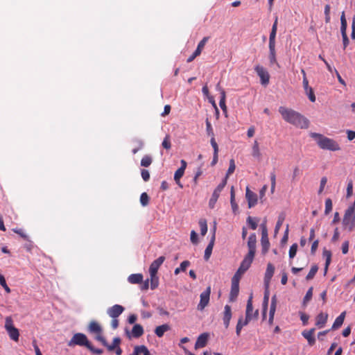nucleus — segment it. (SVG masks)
<instances>
[{
  "label": "nucleus",
  "instance_id": "obj_1",
  "mask_svg": "<svg viewBox=\"0 0 355 355\" xmlns=\"http://www.w3.org/2000/svg\"><path fill=\"white\" fill-rule=\"evenodd\" d=\"M279 112L284 121L297 128L306 129L309 127V120L292 109L281 106L279 107Z\"/></svg>",
  "mask_w": 355,
  "mask_h": 355
},
{
  "label": "nucleus",
  "instance_id": "obj_2",
  "mask_svg": "<svg viewBox=\"0 0 355 355\" xmlns=\"http://www.w3.org/2000/svg\"><path fill=\"white\" fill-rule=\"evenodd\" d=\"M311 137L316 141L317 144L322 149L331 151H337L340 150L339 144L332 139L326 137L322 135L315 132L311 133Z\"/></svg>",
  "mask_w": 355,
  "mask_h": 355
},
{
  "label": "nucleus",
  "instance_id": "obj_3",
  "mask_svg": "<svg viewBox=\"0 0 355 355\" xmlns=\"http://www.w3.org/2000/svg\"><path fill=\"white\" fill-rule=\"evenodd\" d=\"M75 345L85 346L88 349H92V345L89 342L87 336L82 333L75 334L68 343V346L73 347Z\"/></svg>",
  "mask_w": 355,
  "mask_h": 355
},
{
  "label": "nucleus",
  "instance_id": "obj_4",
  "mask_svg": "<svg viewBox=\"0 0 355 355\" xmlns=\"http://www.w3.org/2000/svg\"><path fill=\"white\" fill-rule=\"evenodd\" d=\"M5 329L7 331L10 339L18 341L19 337V330L13 325V321L10 316L6 318Z\"/></svg>",
  "mask_w": 355,
  "mask_h": 355
},
{
  "label": "nucleus",
  "instance_id": "obj_5",
  "mask_svg": "<svg viewBox=\"0 0 355 355\" xmlns=\"http://www.w3.org/2000/svg\"><path fill=\"white\" fill-rule=\"evenodd\" d=\"M254 254L248 253L242 261L240 267L234 275L240 277L246 270H248L254 259Z\"/></svg>",
  "mask_w": 355,
  "mask_h": 355
},
{
  "label": "nucleus",
  "instance_id": "obj_6",
  "mask_svg": "<svg viewBox=\"0 0 355 355\" xmlns=\"http://www.w3.org/2000/svg\"><path fill=\"white\" fill-rule=\"evenodd\" d=\"M227 184L226 178H225L221 183H220L214 191L212 196L209 200V206L210 208L213 209L215 206L216 202L218 200V198L220 196V192L223 189V188L225 187Z\"/></svg>",
  "mask_w": 355,
  "mask_h": 355
},
{
  "label": "nucleus",
  "instance_id": "obj_7",
  "mask_svg": "<svg viewBox=\"0 0 355 355\" xmlns=\"http://www.w3.org/2000/svg\"><path fill=\"white\" fill-rule=\"evenodd\" d=\"M266 223V221L265 220L261 225V245H262V251L263 253H266L268 250L269 246H270V243H269V240H268V230H267Z\"/></svg>",
  "mask_w": 355,
  "mask_h": 355
},
{
  "label": "nucleus",
  "instance_id": "obj_8",
  "mask_svg": "<svg viewBox=\"0 0 355 355\" xmlns=\"http://www.w3.org/2000/svg\"><path fill=\"white\" fill-rule=\"evenodd\" d=\"M211 294V287L208 286L205 291L200 294V302L198 305V309L200 311L204 310V309L208 305L209 302Z\"/></svg>",
  "mask_w": 355,
  "mask_h": 355
},
{
  "label": "nucleus",
  "instance_id": "obj_9",
  "mask_svg": "<svg viewBox=\"0 0 355 355\" xmlns=\"http://www.w3.org/2000/svg\"><path fill=\"white\" fill-rule=\"evenodd\" d=\"M239 277L234 275L232 280L231 291L230 294V301L234 302L237 297L239 292Z\"/></svg>",
  "mask_w": 355,
  "mask_h": 355
},
{
  "label": "nucleus",
  "instance_id": "obj_10",
  "mask_svg": "<svg viewBox=\"0 0 355 355\" xmlns=\"http://www.w3.org/2000/svg\"><path fill=\"white\" fill-rule=\"evenodd\" d=\"M259 315V311L256 310L253 312V306H252V295H251L248 300L246 311H245V318L248 320H252L257 318Z\"/></svg>",
  "mask_w": 355,
  "mask_h": 355
},
{
  "label": "nucleus",
  "instance_id": "obj_11",
  "mask_svg": "<svg viewBox=\"0 0 355 355\" xmlns=\"http://www.w3.org/2000/svg\"><path fill=\"white\" fill-rule=\"evenodd\" d=\"M257 75L261 78V83L262 85H268L269 83L270 76L268 72L262 66L257 65L254 68Z\"/></svg>",
  "mask_w": 355,
  "mask_h": 355
},
{
  "label": "nucleus",
  "instance_id": "obj_12",
  "mask_svg": "<svg viewBox=\"0 0 355 355\" xmlns=\"http://www.w3.org/2000/svg\"><path fill=\"white\" fill-rule=\"evenodd\" d=\"M187 165L186 161L182 159L181 166L175 172L174 174V180L180 188H182V184L180 182V178L184 175Z\"/></svg>",
  "mask_w": 355,
  "mask_h": 355
},
{
  "label": "nucleus",
  "instance_id": "obj_13",
  "mask_svg": "<svg viewBox=\"0 0 355 355\" xmlns=\"http://www.w3.org/2000/svg\"><path fill=\"white\" fill-rule=\"evenodd\" d=\"M245 198L249 208H252L257 205L258 201L257 195L252 191L248 187H246Z\"/></svg>",
  "mask_w": 355,
  "mask_h": 355
},
{
  "label": "nucleus",
  "instance_id": "obj_14",
  "mask_svg": "<svg viewBox=\"0 0 355 355\" xmlns=\"http://www.w3.org/2000/svg\"><path fill=\"white\" fill-rule=\"evenodd\" d=\"M124 311V308L119 304H115L107 310L110 318H117Z\"/></svg>",
  "mask_w": 355,
  "mask_h": 355
},
{
  "label": "nucleus",
  "instance_id": "obj_15",
  "mask_svg": "<svg viewBox=\"0 0 355 355\" xmlns=\"http://www.w3.org/2000/svg\"><path fill=\"white\" fill-rule=\"evenodd\" d=\"M275 267L271 263H268L264 276V284L266 288L268 287L270 282L274 275Z\"/></svg>",
  "mask_w": 355,
  "mask_h": 355
},
{
  "label": "nucleus",
  "instance_id": "obj_16",
  "mask_svg": "<svg viewBox=\"0 0 355 355\" xmlns=\"http://www.w3.org/2000/svg\"><path fill=\"white\" fill-rule=\"evenodd\" d=\"M164 260L165 257L161 256L153 261L149 267V273H153V275L154 273H157L159 268L164 263Z\"/></svg>",
  "mask_w": 355,
  "mask_h": 355
},
{
  "label": "nucleus",
  "instance_id": "obj_17",
  "mask_svg": "<svg viewBox=\"0 0 355 355\" xmlns=\"http://www.w3.org/2000/svg\"><path fill=\"white\" fill-rule=\"evenodd\" d=\"M215 231H216V227H214V228L213 235L211 238V240H210L208 245L207 246V248L205 250L204 259L206 261L209 259L211 252H212V250H213V248L214 245V241H215Z\"/></svg>",
  "mask_w": 355,
  "mask_h": 355
},
{
  "label": "nucleus",
  "instance_id": "obj_18",
  "mask_svg": "<svg viewBox=\"0 0 355 355\" xmlns=\"http://www.w3.org/2000/svg\"><path fill=\"white\" fill-rule=\"evenodd\" d=\"M209 334L207 333H203L200 334L195 344V348H202L206 346L208 341Z\"/></svg>",
  "mask_w": 355,
  "mask_h": 355
},
{
  "label": "nucleus",
  "instance_id": "obj_19",
  "mask_svg": "<svg viewBox=\"0 0 355 355\" xmlns=\"http://www.w3.org/2000/svg\"><path fill=\"white\" fill-rule=\"evenodd\" d=\"M232 318V310L231 307L229 305H225L224 308V313H223V323L225 325V327L227 329L228 328L230 325V322Z\"/></svg>",
  "mask_w": 355,
  "mask_h": 355
},
{
  "label": "nucleus",
  "instance_id": "obj_20",
  "mask_svg": "<svg viewBox=\"0 0 355 355\" xmlns=\"http://www.w3.org/2000/svg\"><path fill=\"white\" fill-rule=\"evenodd\" d=\"M252 156L258 161H261L262 159V154L259 148V144L257 140L254 141L252 147Z\"/></svg>",
  "mask_w": 355,
  "mask_h": 355
},
{
  "label": "nucleus",
  "instance_id": "obj_21",
  "mask_svg": "<svg viewBox=\"0 0 355 355\" xmlns=\"http://www.w3.org/2000/svg\"><path fill=\"white\" fill-rule=\"evenodd\" d=\"M256 235L255 234H252L249 238L248 241V247L249 249L248 253L252 254H255L256 252Z\"/></svg>",
  "mask_w": 355,
  "mask_h": 355
},
{
  "label": "nucleus",
  "instance_id": "obj_22",
  "mask_svg": "<svg viewBox=\"0 0 355 355\" xmlns=\"http://www.w3.org/2000/svg\"><path fill=\"white\" fill-rule=\"evenodd\" d=\"M216 89L220 92V99L219 102V105L222 110L225 113H227V107L225 105V92L220 87L219 84L216 85Z\"/></svg>",
  "mask_w": 355,
  "mask_h": 355
},
{
  "label": "nucleus",
  "instance_id": "obj_23",
  "mask_svg": "<svg viewBox=\"0 0 355 355\" xmlns=\"http://www.w3.org/2000/svg\"><path fill=\"white\" fill-rule=\"evenodd\" d=\"M328 318V314L324 313H319L316 317V322L315 325L318 326L319 328L323 327Z\"/></svg>",
  "mask_w": 355,
  "mask_h": 355
},
{
  "label": "nucleus",
  "instance_id": "obj_24",
  "mask_svg": "<svg viewBox=\"0 0 355 355\" xmlns=\"http://www.w3.org/2000/svg\"><path fill=\"white\" fill-rule=\"evenodd\" d=\"M314 332H315V329H311L309 331H304L302 332V336L307 340V341L310 345H314V343L315 342V339L313 336Z\"/></svg>",
  "mask_w": 355,
  "mask_h": 355
},
{
  "label": "nucleus",
  "instance_id": "obj_25",
  "mask_svg": "<svg viewBox=\"0 0 355 355\" xmlns=\"http://www.w3.org/2000/svg\"><path fill=\"white\" fill-rule=\"evenodd\" d=\"M345 313H346L345 311H344V312L341 313V314L338 317L336 318V319L335 320V321L331 327L332 330L337 329L342 326V324H343L344 320H345Z\"/></svg>",
  "mask_w": 355,
  "mask_h": 355
},
{
  "label": "nucleus",
  "instance_id": "obj_26",
  "mask_svg": "<svg viewBox=\"0 0 355 355\" xmlns=\"http://www.w3.org/2000/svg\"><path fill=\"white\" fill-rule=\"evenodd\" d=\"M250 320H248L247 318L245 319V320H243V317H241L239 319V321L237 322L236 327V334L238 336L241 334V331L242 328L244 326H246Z\"/></svg>",
  "mask_w": 355,
  "mask_h": 355
},
{
  "label": "nucleus",
  "instance_id": "obj_27",
  "mask_svg": "<svg viewBox=\"0 0 355 355\" xmlns=\"http://www.w3.org/2000/svg\"><path fill=\"white\" fill-rule=\"evenodd\" d=\"M128 280L130 284H139L143 282V275L140 273L132 274L128 277Z\"/></svg>",
  "mask_w": 355,
  "mask_h": 355
},
{
  "label": "nucleus",
  "instance_id": "obj_28",
  "mask_svg": "<svg viewBox=\"0 0 355 355\" xmlns=\"http://www.w3.org/2000/svg\"><path fill=\"white\" fill-rule=\"evenodd\" d=\"M170 329L169 325L167 324H164L160 326H158L155 329V333L157 336L161 338L163 336L164 333Z\"/></svg>",
  "mask_w": 355,
  "mask_h": 355
},
{
  "label": "nucleus",
  "instance_id": "obj_29",
  "mask_svg": "<svg viewBox=\"0 0 355 355\" xmlns=\"http://www.w3.org/2000/svg\"><path fill=\"white\" fill-rule=\"evenodd\" d=\"M144 334V329L141 325L136 324L132 329V336L135 338H139Z\"/></svg>",
  "mask_w": 355,
  "mask_h": 355
},
{
  "label": "nucleus",
  "instance_id": "obj_30",
  "mask_svg": "<svg viewBox=\"0 0 355 355\" xmlns=\"http://www.w3.org/2000/svg\"><path fill=\"white\" fill-rule=\"evenodd\" d=\"M89 331L92 333L101 334L102 328L98 322L92 321L89 325Z\"/></svg>",
  "mask_w": 355,
  "mask_h": 355
},
{
  "label": "nucleus",
  "instance_id": "obj_31",
  "mask_svg": "<svg viewBox=\"0 0 355 355\" xmlns=\"http://www.w3.org/2000/svg\"><path fill=\"white\" fill-rule=\"evenodd\" d=\"M322 254L325 258L324 272L326 273L331 261V252L329 250L324 249L323 250Z\"/></svg>",
  "mask_w": 355,
  "mask_h": 355
},
{
  "label": "nucleus",
  "instance_id": "obj_32",
  "mask_svg": "<svg viewBox=\"0 0 355 355\" xmlns=\"http://www.w3.org/2000/svg\"><path fill=\"white\" fill-rule=\"evenodd\" d=\"M121 341V340L120 338L116 337L113 339V342L111 345H109L107 343V345H104V346L107 347L108 351L112 352V351L114 350L118 346H119Z\"/></svg>",
  "mask_w": 355,
  "mask_h": 355
},
{
  "label": "nucleus",
  "instance_id": "obj_33",
  "mask_svg": "<svg viewBox=\"0 0 355 355\" xmlns=\"http://www.w3.org/2000/svg\"><path fill=\"white\" fill-rule=\"evenodd\" d=\"M121 341V340L120 338L116 337L113 339V342L111 345H109L107 343V345H104V346L107 347L108 351L112 352V351L114 350L118 346H119Z\"/></svg>",
  "mask_w": 355,
  "mask_h": 355
},
{
  "label": "nucleus",
  "instance_id": "obj_34",
  "mask_svg": "<svg viewBox=\"0 0 355 355\" xmlns=\"http://www.w3.org/2000/svg\"><path fill=\"white\" fill-rule=\"evenodd\" d=\"M340 23H341V26H340L341 34H342V35H347L346 31H347V20L345 19V15L344 12H342V15L340 16Z\"/></svg>",
  "mask_w": 355,
  "mask_h": 355
},
{
  "label": "nucleus",
  "instance_id": "obj_35",
  "mask_svg": "<svg viewBox=\"0 0 355 355\" xmlns=\"http://www.w3.org/2000/svg\"><path fill=\"white\" fill-rule=\"evenodd\" d=\"M230 203L234 213H236L239 209L238 205L235 202V195L234 187H232L230 192Z\"/></svg>",
  "mask_w": 355,
  "mask_h": 355
},
{
  "label": "nucleus",
  "instance_id": "obj_36",
  "mask_svg": "<svg viewBox=\"0 0 355 355\" xmlns=\"http://www.w3.org/2000/svg\"><path fill=\"white\" fill-rule=\"evenodd\" d=\"M150 288L152 290L156 288L159 284V278L157 275V273H150Z\"/></svg>",
  "mask_w": 355,
  "mask_h": 355
},
{
  "label": "nucleus",
  "instance_id": "obj_37",
  "mask_svg": "<svg viewBox=\"0 0 355 355\" xmlns=\"http://www.w3.org/2000/svg\"><path fill=\"white\" fill-rule=\"evenodd\" d=\"M269 300L268 291L266 290L264 294L263 302V319L266 318V314L268 309V304Z\"/></svg>",
  "mask_w": 355,
  "mask_h": 355
},
{
  "label": "nucleus",
  "instance_id": "obj_38",
  "mask_svg": "<svg viewBox=\"0 0 355 355\" xmlns=\"http://www.w3.org/2000/svg\"><path fill=\"white\" fill-rule=\"evenodd\" d=\"M190 262L189 261H184L181 263L180 267L175 268L174 273L178 275L180 271H185L187 268L189 266Z\"/></svg>",
  "mask_w": 355,
  "mask_h": 355
},
{
  "label": "nucleus",
  "instance_id": "obj_39",
  "mask_svg": "<svg viewBox=\"0 0 355 355\" xmlns=\"http://www.w3.org/2000/svg\"><path fill=\"white\" fill-rule=\"evenodd\" d=\"M284 219H285V216L283 214H282L279 216L278 220L276 223L275 228V234H277L279 232Z\"/></svg>",
  "mask_w": 355,
  "mask_h": 355
},
{
  "label": "nucleus",
  "instance_id": "obj_40",
  "mask_svg": "<svg viewBox=\"0 0 355 355\" xmlns=\"http://www.w3.org/2000/svg\"><path fill=\"white\" fill-rule=\"evenodd\" d=\"M135 349L139 354H143L144 355H151L150 352L148 349V348L145 345H139L135 347Z\"/></svg>",
  "mask_w": 355,
  "mask_h": 355
},
{
  "label": "nucleus",
  "instance_id": "obj_41",
  "mask_svg": "<svg viewBox=\"0 0 355 355\" xmlns=\"http://www.w3.org/2000/svg\"><path fill=\"white\" fill-rule=\"evenodd\" d=\"M199 225L200 227V232L202 236H205L207 232V225L205 219H200L199 220Z\"/></svg>",
  "mask_w": 355,
  "mask_h": 355
},
{
  "label": "nucleus",
  "instance_id": "obj_42",
  "mask_svg": "<svg viewBox=\"0 0 355 355\" xmlns=\"http://www.w3.org/2000/svg\"><path fill=\"white\" fill-rule=\"evenodd\" d=\"M313 287H310L307 291L304 299H303V304L306 305L312 298L313 296Z\"/></svg>",
  "mask_w": 355,
  "mask_h": 355
},
{
  "label": "nucleus",
  "instance_id": "obj_43",
  "mask_svg": "<svg viewBox=\"0 0 355 355\" xmlns=\"http://www.w3.org/2000/svg\"><path fill=\"white\" fill-rule=\"evenodd\" d=\"M149 200V196L146 192H144L141 194L140 202L143 207H146L148 205Z\"/></svg>",
  "mask_w": 355,
  "mask_h": 355
},
{
  "label": "nucleus",
  "instance_id": "obj_44",
  "mask_svg": "<svg viewBox=\"0 0 355 355\" xmlns=\"http://www.w3.org/2000/svg\"><path fill=\"white\" fill-rule=\"evenodd\" d=\"M162 146L166 150H169L171 148V139L168 135H166V137H164Z\"/></svg>",
  "mask_w": 355,
  "mask_h": 355
},
{
  "label": "nucleus",
  "instance_id": "obj_45",
  "mask_svg": "<svg viewBox=\"0 0 355 355\" xmlns=\"http://www.w3.org/2000/svg\"><path fill=\"white\" fill-rule=\"evenodd\" d=\"M152 163V158L149 155H145L141 161V165L144 167L149 166Z\"/></svg>",
  "mask_w": 355,
  "mask_h": 355
},
{
  "label": "nucleus",
  "instance_id": "obj_46",
  "mask_svg": "<svg viewBox=\"0 0 355 355\" xmlns=\"http://www.w3.org/2000/svg\"><path fill=\"white\" fill-rule=\"evenodd\" d=\"M318 270V268L317 266L314 265L311 267L309 272L308 273V275H306V279L307 280H310V279H312L314 276L315 275L317 271Z\"/></svg>",
  "mask_w": 355,
  "mask_h": 355
},
{
  "label": "nucleus",
  "instance_id": "obj_47",
  "mask_svg": "<svg viewBox=\"0 0 355 355\" xmlns=\"http://www.w3.org/2000/svg\"><path fill=\"white\" fill-rule=\"evenodd\" d=\"M332 201L330 198H327L325 200V210L324 214L328 215L332 210Z\"/></svg>",
  "mask_w": 355,
  "mask_h": 355
},
{
  "label": "nucleus",
  "instance_id": "obj_48",
  "mask_svg": "<svg viewBox=\"0 0 355 355\" xmlns=\"http://www.w3.org/2000/svg\"><path fill=\"white\" fill-rule=\"evenodd\" d=\"M352 193H353V182L352 180H349V182L347 183V194H346L347 198H349L352 196Z\"/></svg>",
  "mask_w": 355,
  "mask_h": 355
},
{
  "label": "nucleus",
  "instance_id": "obj_49",
  "mask_svg": "<svg viewBox=\"0 0 355 355\" xmlns=\"http://www.w3.org/2000/svg\"><path fill=\"white\" fill-rule=\"evenodd\" d=\"M297 251V244L293 243L291 246L290 250H289V258L290 259L294 258L295 256L296 255Z\"/></svg>",
  "mask_w": 355,
  "mask_h": 355
},
{
  "label": "nucleus",
  "instance_id": "obj_50",
  "mask_svg": "<svg viewBox=\"0 0 355 355\" xmlns=\"http://www.w3.org/2000/svg\"><path fill=\"white\" fill-rule=\"evenodd\" d=\"M257 221L258 220H254L253 218H252L251 216H249L248 218H247V222L249 224V225L250 226L251 229L252 230H256L257 227Z\"/></svg>",
  "mask_w": 355,
  "mask_h": 355
},
{
  "label": "nucleus",
  "instance_id": "obj_51",
  "mask_svg": "<svg viewBox=\"0 0 355 355\" xmlns=\"http://www.w3.org/2000/svg\"><path fill=\"white\" fill-rule=\"evenodd\" d=\"M208 40H209V37H203L202 39V40L198 43L196 49L198 50L200 52H202V49H204V47Z\"/></svg>",
  "mask_w": 355,
  "mask_h": 355
},
{
  "label": "nucleus",
  "instance_id": "obj_52",
  "mask_svg": "<svg viewBox=\"0 0 355 355\" xmlns=\"http://www.w3.org/2000/svg\"><path fill=\"white\" fill-rule=\"evenodd\" d=\"M235 168H236V166H235L234 160L233 159H232L230 161V166H229V168L227 172V175H226V178H225L226 179L228 177V175H230L234 173Z\"/></svg>",
  "mask_w": 355,
  "mask_h": 355
},
{
  "label": "nucleus",
  "instance_id": "obj_53",
  "mask_svg": "<svg viewBox=\"0 0 355 355\" xmlns=\"http://www.w3.org/2000/svg\"><path fill=\"white\" fill-rule=\"evenodd\" d=\"M206 130L208 136L211 137L214 136L213 128L211 127V123L209 121L208 119L206 120Z\"/></svg>",
  "mask_w": 355,
  "mask_h": 355
},
{
  "label": "nucleus",
  "instance_id": "obj_54",
  "mask_svg": "<svg viewBox=\"0 0 355 355\" xmlns=\"http://www.w3.org/2000/svg\"><path fill=\"white\" fill-rule=\"evenodd\" d=\"M300 175V169L298 166H295L293 169V175H292V181L295 182L297 180V178Z\"/></svg>",
  "mask_w": 355,
  "mask_h": 355
},
{
  "label": "nucleus",
  "instance_id": "obj_55",
  "mask_svg": "<svg viewBox=\"0 0 355 355\" xmlns=\"http://www.w3.org/2000/svg\"><path fill=\"white\" fill-rule=\"evenodd\" d=\"M327 182V178L326 177H322L320 180V189L318 191L319 193H321L323 191Z\"/></svg>",
  "mask_w": 355,
  "mask_h": 355
},
{
  "label": "nucleus",
  "instance_id": "obj_56",
  "mask_svg": "<svg viewBox=\"0 0 355 355\" xmlns=\"http://www.w3.org/2000/svg\"><path fill=\"white\" fill-rule=\"evenodd\" d=\"M305 93L311 102L315 101V96L312 88L309 89L308 92H305Z\"/></svg>",
  "mask_w": 355,
  "mask_h": 355
},
{
  "label": "nucleus",
  "instance_id": "obj_57",
  "mask_svg": "<svg viewBox=\"0 0 355 355\" xmlns=\"http://www.w3.org/2000/svg\"><path fill=\"white\" fill-rule=\"evenodd\" d=\"M141 174V177H142L143 180L145 182H147V181L149 180V179H150V173H149L148 170L142 169Z\"/></svg>",
  "mask_w": 355,
  "mask_h": 355
},
{
  "label": "nucleus",
  "instance_id": "obj_58",
  "mask_svg": "<svg viewBox=\"0 0 355 355\" xmlns=\"http://www.w3.org/2000/svg\"><path fill=\"white\" fill-rule=\"evenodd\" d=\"M191 241L192 243L193 244H197L198 241V234H196V232L194 231V230H192L191 232Z\"/></svg>",
  "mask_w": 355,
  "mask_h": 355
},
{
  "label": "nucleus",
  "instance_id": "obj_59",
  "mask_svg": "<svg viewBox=\"0 0 355 355\" xmlns=\"http://www.w3.org/2000/svg\"><path fill=\"white\" fill-rule=\"evenodd\" d=\"M269 60L271 64H277L276 52H269Z\"/></svg>",
  "mask_w": 355,
  "mask_h": 355
},
{
  "label": "nucleus",
  "instance_id": "obj_60",
  "mask_svg": "<svg viewBox=\"0 0 355 355\" xmlns=\"http://www.w3.org/2000/svg\"><path fill=\"white\" fill-rule=\"evenodd\" d=\"M201 52L196 49L193 54L187 59V62H192L197 56L200 55Z\"/></svg>",
  "mask_w": 355,
  "mask_h": 355
},
{
  "label": "nucleus",
  "instance_id": "obj_61",
  "mask_svg": "<svg viewBox=\"0 0 355 355\" xmlns=\"http://www.w3.org/2000/svg\"><path fill=\"white\" fill-rule=\"evenodd\" d=\"M210 143H211V146L214 148V151H218V146L215 140L214 136L211 137Z\"/></svg>",
  "mask_w": 355,
  "mask_h": 355
},
{
  "label": "nucleus",
  "instance_id": "obj_62",
  "mask_svg": "<svg viewBox=\"0 0 355 355\" xmlns=\"http://www.w3.org/2000/svg\"><path fill=\"white\" fill-rule=\"evenodd\" d=\"M349 250V241H345L342 245V252L345 254L348 252Z\"/></svg>",
  "mask_w": 355,
  "mask_h": 355
},
{
  "label": "nucleus",
  "instance_id": "obj_63",
  "mask_svg": "<svg viewBox=\"0 0 355 355\" xmlns=\"http://www.w3.org/2000/svg\"><path fill=\"white\" fill-rule=\"evenodd\" d=\"M347 139L349 140V141H352L353 139H355V131H353V130H347Z\"/></svg>",
  "mask_w": 355,
  "mask_h": 355
},
{
  "label": "nucleus",
  "instance_id": "obj_64",
  "mask_svg": "<svg viewBox=\"0 0 355 355\" xmlns=\"http://www.w3.org/2000/svg\"><path fill=\"white\" fill-rule=\"evenodd\" d=\"M351 37L353 40L355 39V16L353 17L352 19Z\"/></svg>",
  "mask_w": 355,
  "mask_h": 355
}]
</instances>
